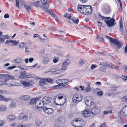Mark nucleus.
<instances>
[{"instance_id":"obj_9","label":"nucleus","mask_w":127,"mask_h":127,"mask_svg":"<svg viewBox=\"0 0 127 127\" xmlns=\"http://www.w3.org/2000/svg\"><path fill=\"white\" fill-rule=\"evenodd\" d=\"M82 98V96L81 94H77L74 95L73 98V101L75 102L76 101L79 102L81 100Z\"/></svg>"},{"instance_id":"obj_8","label":"nucleus","mask_w":127,"mask_h":127,"mask_svg":"<svg viewBox=\"0 0 127 127\" xmlns=\"http://www.w3.org/2000/svg\"><path fill=\"white\" fill-rule=\"evenodd\" d=\"M36 107L37 108H40L42 109L43 108V100H40L38 98L36 99L35 102V103Z\"/></svg>"},{"instance_id":"obj_46","label":"nucleus","mask_w":127,"mask_h":127,"mask_svg":"<svg viewBox=\"0 0 127 127\" xmlns=\"http://www.w3.org/2000/svg\"><path fill=\"white\" fill-rule=\"evenodd\" d=\"M45 83V82L43 80H41L39 81V85L40 86H43Z\"/></svg>"},{"instance_id":"obj_26","label":"nucleus","mask_w":127,"mask_h":127,"mask_svg":"<svg viewBox=\"0 0 127 127\" xmlns=\"http://www.w3.org/2000/svg\"><path fill=\"white\" fill-rule=\"evenodd\" d=\"M15 62L17 64H19L22 62V59L20 58H18L16 59L15 60Z\"/></svg>"},{"instance_id":"obj_11","label":"nucleus","mask_w":127,"mask_h":127,"mask_svg":"<svg viewBox=\"0 0 127 127\" xmlns=\"http://www.w3.org/2000/svg\"><path fill=\"white\" fill-rule=\"evenodd\" d=\"M85 104L87 106H90L93 104L94 100L93 99L90 97H89V99L85 100Z\"/></svg>"},{"instance_id":"obj_14","label":"nucleus","mask_w":127,"mask_h":127,"mask_svg":"<svg viewBox=\"0 0 127 127\" xmlns=\"http://www.w3.org/2000/svg\"><path fill=\"white\" fill-rule=\"evenodd\" d=\"M82 115L84 117H88L90 115V112L89 110L87 109L83 112Z\"/></svg>"},{"instance_id":"obj_41","label":"nucleus","mask_w":127,"mask_h":127,"mask_svg":"<svg viewBox=\"0 0 127 127\" xmlns=\"http://www.w3.org/2000/svg\"><path fill=\"white\" fill-rule=\"evenodd\" d=\"M85 63V61L84 60H81L79 61V65L80 66H81Z\"/></svg>"},{"instance_id":"obj_59","label":"nucleus","mask_w":127,"mask_h":127,"mask_svg":"<svg viewBox=\"0 0 127 127\" xmlns=\"http://www.w3.org/2000/svg\"><path fill=\"white\" fill-rule=\"evenodd\" d=\"M28 118V115H24V116H23V119H24L25 120H26Z\"/></svg>"},{"instance_id":"obj_17","label":"nucleus","mask_w":127,"mask_h":127,"mask_svg":"<svg viewBox=\"0 0 127 127\" xmlns=\"http://www.w3.org/2000/svg\"><path fill=\"white\" fill-rule=\"evenodd\" d=\"M30 97L28 95H24L21 96L20 98V99L23 100H29Z\"/></svg>"},{"instance_id":"obj_56","label":"nucleus","mask_w":127,"mask_h":127,"mask_svg":"<svg viewBox=\"0 0 127 127\" xmlns=\"http://www.w3.org/2000/svg\"><path fill=\"white\" fill-rule=\"evenodd\" d=\"M16 127H26L25 125H22L21 124H18L16 126Z\"/></svg>"},{"instance_id":"obj_16","label":"nucleus","mask_w":127,"mask_h":127,"mask_svg":"<svg viewBox=\"0 0 127 127\" xmlns=\"http://www.w3.org/2000/svg\"><path fill=\"white\" fill-rule=\"evenodd\" d=\"M2 92L0 90V100L3 101L5 102H7L10 99L9 98H5L4 96L0 95L2 94Z\"/></svg>"},{"instance_id":"obj_38","label":"nucleus","mask_w":127,"mask_h":127,"mask_svg":"<svg viewBox=\"0 0 127 127\" xmlns=\"http://www.w3.org/2000/svg\"><path fill=\"white\" fill-rule=\"evenodd\" d=\"M8 118L10 120H12L15 118V117L12 115H10L8 117Z\"/></svg>"},{"instance_id":"obj_27","label":"nucleus","mask_w":127,"mask_h":127,"mask_svg":"<svg viewBox=\"0 0 127 127\" xmlns=\"http://www.w3.org/2000/svg\"><path fill=\"white\" fill-rule=\"evenodd\" d=\"M24 7L27 10L30 11L31 10V7L30 6L27 5L25 3H24L23 4Z\"/></svg>"},{"instance_id":"obj_7","label":"nucleus","mask_w":127,"mask_h":127,"mask_svg":"<svg viewBox=\"0 0 127 127\" xmlns=\"http://www.w3.org/2000/svg\"><path fill=\"white\" fill-rule=\"evenodd\" d=\"M48 0H41L42 8L43 10L47 12L48 10L49 5L47 2Z\"/></svg>"},{"instance_id":"obj_36","label":"nucleus","mask_w":127,"mask_h":127,"mask_svg":"<svg viewBox=\"0 0 127 127\" xmlns=\"http://www.w3.org/2000/svg\"><path fill=\"white\" fill-rule=\"evenodd\" d=\"M49 61V59L48 58H46L44 59L43 61L44 64H47Z\"/></svg>"},{"instance_id":"obj_35","label":"nucleus","mask_w":127,"mask_h":127,"mask_svg":"<svg viewBox=\"0 0 127 127\" xmlns=\"http://www.w3.org/2000/svg\"><path fill=\"white\" fill-rule=\"evenodd\" d=\"M32 75L30 74H25L24 76V79L26 78H31L32 77Z\"/></svg>"},{"instance_id":"obj_54","label":"nucleus","mask_w":127,"mask_h":127,"mask_svg":"<svg viewBox=\"0 0 127 127\" xmlns=\"http://www.w3.org/2000/svg\"><path fill=\"white\" fill-rule=\"evenodd\" d=\"M46 81L48 82L51 83L52 82L53 80L50 78H48L46 79Z\"/></svg>"},{"instance_id":"obj_1","label":"nucleus","mask_w":127,"mask_h":127,"mask_svg":"<svg viewBox=\"0 0 127 127\" xmlns=\"http://www.w3.org/2000/svg\"><path fill=\"white\" fill-rule=\"evenodd\" d=\"M78 10L82 13H84L85 12L86 15L90 14L92 11V7L90 5H78Z\"/></svg>"},{"instance_id":"obj_28","label":"nucleus","mask_w":127,"mask_h":127,"mask_svg":"<svg viewBox=\"0 0 127 127\" xmlns=\"http://www.w3.org/2000/svg\"><path fill=\"white\" fill-rule=\"evenodd\" d=\"M69 64L68 60H66L63 62L62 66L66 67V66Z\"/></svg>"},{"instance_id":"obj_53","label":"nucleus","mask_w":127,"mask_h":127,"mask_svg":"<svg viewBox=\"0 0 127 127\" xmlns=\"http://www.w3.org/2000/svg\"><path fill=\"white\" fill-rule=\"evenodd\" d=\"M39 1H37V2H35L34 3V5L36 7H39L40 6V4L39 3Z\"/></svg>"},{"instance_id":"obj_12","label":"nucleus","mask_w":127,"mask_h":127,"mask_svg":"<svg viewBox=\"0 0 127 127\" xmlns=\"http://www.w3.org/2000/svg\"><path fill=\"white\" fill-rule=\"evenodd\" d=\"M43 110L45 114L48 115L52 114L53 112V109L50 108L43 107Z\"/></svg>"},{"instance_id":"obj_64","label":"nucleus","mask_w":127,"mask_h":127,"mask_svg":"<svg viewBox=\"0 0 127 127\" xmlns=\"http://www.w3.org/2000/svg\"><path fill=\"white\" fill-rule=\"evenodd\" d=\"M95 124L94 123H93L90 125L88 127H95Z\"/></svg>"},{"instance_id":"obj_6","label":"nucleus","mask_w":127,"mask_h":127,"mask_svg":"<svg viewBox=\"0 0 127 127\" xmlns=\"http://www.w3.org/2000/svg\"><path fill=\"white\" fill-rule=\"evenodd\" d=\"M120 116H127V105L123 107L119 113Z\"/></svg>"},{"instance_id":"obj_47","label":"nucleus","mask_w":127,"mask_h":127,"mask_svg":"<svg viewBox=\"0 0 127 127\" xmlns=\"http://www.w3.org/2000/svg\"><path fill=\"white\" fill-rule=\"evenodd\" d=\"M64 16L65 17H66L69 19H70L71 17V15L67 13H66L64 15Z\"/></svg>"},{"instance_id":"obj_62","label":"nucleus","mask_w":127,"mask_h":127,"mask_svg":"<svg viewBox=\"0 0 127 127\" xmlns=\"http://www.w3.org/2000/svg\"><path fill=\"white\" fill-rule=\"evenodd\" d=\"M125 75H122V76L121 78L123 79L124 81H126V79H125Z\"/></svg>"},{"instance_id":"obj_55","label":"nucleus","mask_w":127,"mask_h":127,"mask_svg":"<svg viewBox=\"0 0 127 127\" xmlns=\"http://www.w3.org/2000/svg\"><path fill=\"white\" fill-rule=\"evenodd\" d=\"M96 39L99 41H102L103 40V38L98 36H97Z\"/></svg>"},{"instance_id":"obj_42","label":"nucleus","mask_w":127,"mask_h":127,"mask_svg":"<svg viewBox=\"0 0 127 127\" xmlns=\"http://www.w3.org/2000/svg\"><path fill=\"white\" fill-rule=\"evenodd\" d=\"M120 30L121 32H123V28L121 23H120Z\"/></svg>"},{"instance_id":"obj_4","label":"nucleus","mask_w":127,"mask_h":127,"mask_svg":"<svg viewBox=\"0 0 127 127\" xmlns=\"http://www.w3.org/2000/svg\"><path fill=\"white\" fill-rule=\"evenodd\" d=\"M99 16L104 20L105 23L107 24V26L108 27H111L115 24L114 23L115 20L113 18H111L109 17H105L99 14Z\"/></svg>"},{"instance_id":"obj_23","label":"nucleus","mask_w":127,"mask_h":127,"mask_svg":"<svg viewBox=\"0 0 127 127\" xmlns=\"http://www.w3.org/2000/svg\"><path fill=\"white\" fill-rule=\"evenodd\" d=\"M63 79H59L56 81V82L58 85L61 86H63L64 85H63Z\"/></svg>"},{"instance_id":"obj_19","label":"nucleus","mask_w":127,"mask_h":127,"mask_svg":"<svg viewBox=\"0 0 127 127\" xmlns=\"http://www.w3.org/2000/svg\"><path fill=\"white\" fill-rule=\"evenodd\" d=\"M20 82L24 86L26 87H28L30 85V84L29 82L23 81H21Z\"/></svg>"},{"instance_id":"obj_3","label":"nucleus","mask_w":127,"mask_h":127,"mask_svg":"<svg viewBox=\"0 0 127 127\" xmlns=\"http://www.w3.org/2000/svg\"><path fill=\"white\" fill-rule=\"evenodd\" d=\"M105 37L112 42L111 45L112 46L114 47V48L116 49V50L119 49L121 45H123L122 42L116 39L112 38L110 37L105 36Z\"/></svg>"},{"instance_id":"obj_58","label":"nucleus","mask_w":127,"mask_h":127,"mask_svg":"<svg viewBox=\"0 0 127 127\" xmlns=\"http://www.w3.org/2000/svg\"><path fill=\"white\" fill-rule=\"evenodd\" d=\"M4 123V121L3 120L0 121V127L3 125Z\"/></svg>"},{"instance_id":"obj_5","label":"nucleus","mask_w":127,"mask_h":127,"mask_svg":"<svg viewBox=\"0 0 127 127\" xmlns=\"http://www.w3.org/2000/svg\"><path fill=\"white\" fill-rule=\"evenodd\" d=\"M84 122L81 119L76 118L73 120L71 122L72 125L76 127H81L83 126Z\"/></svg>"},{"instance_id":"obj_25","label":"nucleus","mask_w":127,"mask_h":127,"mask_svg":"<svg viewBox=\"0 0 127 127\" xmlns=\"http://www.w3.org/2000/svg\"><path fill=\"white\" fill-rule=\"evenodd\" d=\"M10 36H9L6 35L5 36H2L0 38V41H2L3 42L4 40L6 39H9L10 38Z\"/></svg>"},{"instance_id":"obj_61","label":"nucleus","mask_w":127,"mask_h":127,"mask_svg":"<svg viewBox=\"0 0 127 127\" xmlns=\"http://www.w3.org/2000/svg\"><path fill=\"white\" fill-rule=\"evenodd\" d=\"M4 17L5 18H8L9 17V15L8 14H6L4 16Z\"/></svg>"},{"instance_id":"obj_21","label":"nucleus","mask_w":127,"mask_h":127,"mask_svg":"<svg viewBox=\"0 0 127 127\" xmlns=\"http://www.w3.org/2000/svg\"><path fill=\"white\" fill-rule=\"evenodd\" d=\"M25 43L24 42H21L18 44L19 47L21 49H23L26 46Z\"/></svg>"},{"instance_id":"obj_49","label":"nucleus","mask_w":127,"mask_h":127,"mask_svg":"<svg viewBox=\"0 0 127 127\" xmlns=\"http://www.w3.org/2000/svg\"><path fill=\"white\" fill-rule=\"evenodd\" d=\"M0 27L3 29H5L6 28V26L5 24L3 23H1L0 25Z\"/></svg>"},{"instance_id":"obj_24","label":"nucleus","mask_w":127,"mask_h":127,"mask_svg":"<svg viewBox=\"0 0 127 127\" xmlns=\"http://www.w3.org/2000/svg\"><path fill=\"white\" fill-rule=\"evenodd\" d=\"M60 70V69L57 68H53L51 69L50 70L48 71L47 72H49L50 71L52 72H55L56 71H57L59 70Z\"/></svg>"},{"instance_id":"obj_48","label":"nucleus","mask_w":127,"mask_h":127,"mask_svg":"<svg viewBox=\"0 0 127 127\" xmlns=\"http://www.w3.org/2000/svg\"><path fill=\"white\" fill-rule=\"evenodd\" d=\"M121 99L123 101H127V95L124 97H122Z\"/></svg>"},{"instance_id":"obj_60","label":"nucleus","mask_w":127,"mask_h":127,"mask_svg":"<svg viewBox=\"0 0 127 127\" xmlns=\"http://www.w3.org/2000/svg\"><path fill=\"white\" fill-rule=\"evenodd\" d=\"M59 60L58 58H55L53 60V62L54 63H56Z\"/></svg>"},{"instance_id":"obj_15","label":"nucleus","mask_w":127,"mask_h":127,"mask_svg":"<svg viewBox=\"0 0 127 127\" xmlns=\"http://www.w3.org/2000/svg\"><path fill=\"white\" fill-rule=\"evenodd\" d=\"M3 77H5L6 78V79L5 81L6 82L8 81L10 79H14V76L8 74H4Z\"/></svg>"},{"instance_id":"obj_2","label":"nucleus","mask_w":127,"mask_h":127,"mask_svg":"<svg viewBox=\"0 0 127 127\" xmlns=\"http://www.w3.org/2000/svg\"><path fill=\"white\" fill-rule=\"evenodd\" d=\"M54 102L57 105H63L66 102V97L64 94H60L55 96L54 98Z\"/></svg>"},{"instance_id":"obj_44","label":"nucleus","mask_w":127,"mask_h":127,"mask_svg":"<svg viewBox=\"0 0 127 127\" xmlns=\"http://www.w3.org/2000/svg\"><path fill=\"white\" fill-rule=\"evenodd\" d=\"M103 94V93L102 91H98L97 93L96 94L97 95L99 96H102Z\"/></svg>"},{"instance_id":"obj_63","label":"nucleus","mask_w":127,"mask_h":127,"mask_svg":"<svg viewBox=\"0 0 127 127\" xmlns=\"http://www.w3.org/2000/svg\"><path fill=\"white\" fill-rule=\"evenodd\" d=\"M34 59L33 58H31L29 59V61L30 63H31L33 60Z\"/></svg>"},{"instance_id":"obj_33","label":"nucleus","mask_w":127,"mask_h":127,"mask_svg":"<svg viewBox=\"0 0 127 127\" xmlns=\"http://www.w3.org/2000/svg\"><path fill=\"white\" fill-rule=\"evenodd\" d=\"M35 122L36 125L37 126H40L42 123V122L38 120H35Z\"/></svg>"},{"instance_id":"obj_30","label":"nucleus","mask_w":127,"mask_h":127,"mask_svg":"<svg viewBox=\"0 0 127 127\" xmlns=\"http://www.w3.org/2000/svg\"><path fill=\"white\" fill-rule=\"evenodd\" d=\"M91 90V88L90 86L88 85L86 88L85 89V92H90Z\"/></svg>"},{"instance_id":"obj_45","label":"nucleus","mask_w":127,"mask_h":127,"mask_svg":"<svg viewBox=\"0 0 127 127\" xmlns=\"http://www.w3.org/2000/svg\"><path fill=\"white\" fill-rule=\"evenodd\" d=\"M24 116V114L23 113L20 114H19L18 118V119L20 120L23 119V116Z\"/></svg>"},{"instance_id":"obj_40","label":"nucleus","mask_w":127,"mask_h":127,"mask_svg":"<svg viewBox=\"0 0 127 127\" xmlns=\"http://www.w3.org/2000/svg\"><path fill=\"white\" fill-rule=\"evenodd\" d=\"M36 99V98L31 99L30 102V103L31 104H34L35 102Z\"/></svg>"},{"instance_id":"obj_43","label":"nucleus","mask_w":127,"mask_h":127,"mask_svg":"<svg viewBox=\"0 0 127 127\" xmlns=\"http://www.w3.org/2000/svg\"><path fill=\"white\" fill-rule=\"evenodd\" d=\"M29 47L27 46L25 47V52L26 53H30L29 50L28 49Z\"/></svg>"},{"instance_id":"obj_39","label":"nucleus","mask_w":127,"mask_h":127,"mask_svg":"<svg viewBox=\"0 0 127 127\" xmlns=\"http://www.w3.org/2000/svg\"><path fill=\"white\" fill-rule=\"evenodd\" d=\"M16 106V103L14 102H12L9 105L10 107H14Z\"/></svg>"},{"instance_id":"obj_18","label":"nucleus","mask_w":127,"mask_h":127,"mask_svg":"<svg viewBox=\"0 0 127 127\" xmlns=\"http://www.w3.org/2000/svg\"><path fill=\"white\" fill-rule=\"evenodd\" d=\"M26 73V72L24 70H21L20 72V75L19 76V77L21 78L24 79V76Z\"/></svg>"},{"instance_id":"obj_52","label":"nucleus","mask_w":127,"mask_h":127,"mask_svg":"<svg viewBox=\"0 0 127 127\" xmlns=\"http://www.w3.org/2000/svg\"><path fill=\"white\" fill-rule=\"evenodd\" d=\"M97 67V65L96 64H92L91 65V70H93L96 67Z\"/></svg>"},{"instance_id":"obj_31","label":"nucleus","mask_w":127,"mask_h":127,"mask_svg":"<svg viewBox=\"0 0 127 127\" xmlns=\"http://www.w3.org/2000/svg\"><path fill=\"white\" fill-rule=\"evenodd\" d=\"M49 14L53 18L55 19L56 20H57V17L52 12H49Z\"/></svg>"},{"instance_id":"obj_22","label":"nucleus","mask_w":127,"mask_h":127,"mask_svg":"<svg viewBox=\"0 0 127 127\" xmlns=\"http://www.w3.org/2000/svg\"><path fill=\"white\" fill-rule=\"evenodd\" d=\"M10 42L14 43L13 44H11V45L13 46L17 45L19 42V40L16 41V40H10Z\"/></svg>"},{"instance_id":"obj_50","label":"nucleus","mask_w":127,"mask_h":127,"mask_svg":"<svg viewBox=\"0 0 127 127\" xmlns=\"http://www.w3.org/2000/svg\"><path fill=\"white\" fill-rule=\"evenodd\" d=\"M16 7L20 9L19 4V1L17 0H16Z\"/></svg>"},{"instance_id":"obj_37","label":"nucleus","mask_w":127,"mask_h":127,"mask_svg":"<svg viewBox=\"0 0 127 127\" xmlns=\"http://www.w3.org/2000/svg\"><path fill=\"white\" fill-rule=\"evenodd\" d=\"M112 113V110L105 111L103 112V114L104 115H106L109 113Z\"/></svg>"},{"instance_id":"obj_29","label":"nucleus","mask_w":127,"mask_h":127,"mask_svg":"<svg viewBox=\"0 0 127 127\" xmlns=\"http://www.w3.org/2000/svg\"><path fill=\"white\" fill-rule=\"evenodd\" d=\"M6 110L5 106L4 105H1L0 107V111L1 112L5 111Z\"/></svg>"},{"instance_id":"obj_10","label":"nucleus","mask_w":127,"mask_h":127,"mask_svg":"<svg viewBox=\"0 0 127 127\" xmlns=\"http://www.w3.org/2000/svg\"><path fill=\"white\" fill-rule=\"evenodd\" d=\"M101 108L100 107L95 106L91 110V113L93 115L96 114L100 111Z\"/></svg>"},{"instance_id":"obj_34","label":"nucleus","mask_w":127,"mask_h":127,"mask_svg":"<svg viewBox=\"0 0 127 127\" xmlns=\"http://www.w3.org/2000/svg\"><path fill=\"white\" fill-rule=\"evenodd\" d=\"M106 67L105 65H103L100 68L99 70L100 71H104L106 70Z\"/></svg>"},{"instance_id":"obj_20","label":"nucleus","mask_w":127,"mask_h":127,"mask_svg":"<svg viewBox=\"0 0 127 127\" xmlns=\"http://www.w3.org/2000/svg\"><path fill=\"white\" fill-rule=\"evenodd\" d=\"M71 20L74 23L76 24L78 23L79 21V19L78 18L74 17H71Z\"/></svg>"},{"instance_id":"obj_57","label":"nucleus","mask_w":127,"mask_h":127,"mask_svg":"<svg viewBox=\"0 0 127 127\" xmlns=\"http://www.w3.org/2000/svg\"><path fill=\"white\" fill-rule=\"evenodd\" d=\"M16 66L15 65H14L12 66L11 67H9L7 68V69L8 70H11L13 68H14L16 67Z\"/></svg>"},{"instance_id":"obj_32","label":"nucleus","mask_w":127,"mask_h":127,"mask_svg":"<svg viewBox=\"0 0 127 127\" xmlns=\"http://www.w3.org/2000/svg\"><path fill=\"white\" fill-rule=\"evenodd\" d=\"M62 81L63 82V85H64L63 87H65V85H67L68 84L69 81L67 79H63Z\"/></svg>"},{"instance_id":"obj_13","label":"nucleus","mask_w":127,"mask_h":127,"mask_svg":"<svg viewBox=\"0 0 127 127\" xmlns=\"http://www.w3.org/2000/svg\"><path fill=\"white\" fill-rule=\"evenodd\" d=\"M51 99L49 96H45L42 99L44 104H47L51 102Z\"/></svg>"},{"instance_id":"obj_51","label":"nucleus","mask_w":127,"mask_h":127,"mask_svg":"<svg viewBox=\"0 0 127 127\" xmlns=\"http://www.w3.org/2000/svg\"><path fill=\"white\" fill-rule=\"evenodd\" d=\"M26 66L24 65H21L19 66V68L21 69H24L25 68Z\"/></svg>"}]
</instances>
